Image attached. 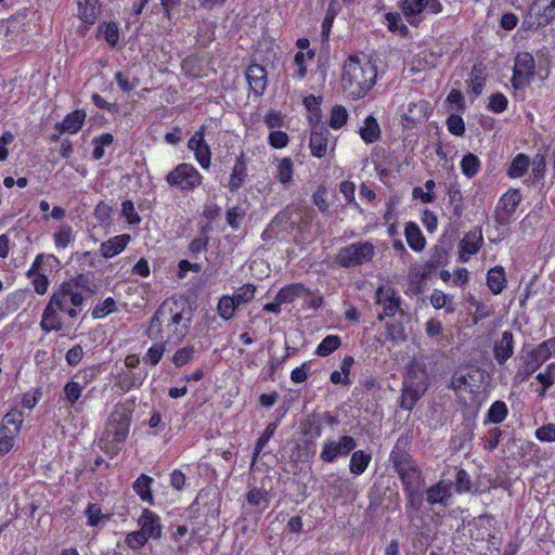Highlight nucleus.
Wrapping results in <instances>:
<instances>
[{"instance_id": "f257e3e1", "label": "nucleus", "mask_w": 555, "mask_h": 555, "mask_svg": "<svg viewBox=\"0 0 555 555\" xmlns=\"http://www.w3.org/2000/svg\"><path fill=\"white\" fill-rule=\"evenodd\" d=\"M193 312L186 300L170 296L155 310L147 322L149 339H159L172 346L180 345L189 335Z\"/></svg>"}, {"instance_id": "f03ea898", "label": "nucleus", "mask_w": 555, "mask_h": 555, "mask_svg": "<svg viewBox=\"0 0 555 555\" xmlns=\"http://www.w3.org/2000/svg\"><path fill=\"white\" fill-rule=\"evenodd\" d=\"M378 69L374 61L366 55H349L341 68V86L351 100L365 98L377 81Z\"/></svg>"}, {"instance_id": "7ed1b4c3", "label": "nucleus", "mask_w": 555, "mask_h": 555, "mask_svg": "<svg viewBox=\"0 0 555 555\" xmlns=\"http://www.w3.org/2000/svg\"><path fill=\"white\" fill-rule=\"evenodd\" d=\"M83 304V294L62 282L54 288L49 302L43 309L40 321L42 332H60L63 328V321L59 317V312L66 314L69 319H76Z\"/></svg>"}, {"instance_id": "20e7f679", "label": "nucleus", "mask_w": 555, "mask_h": 555, "mask_svg": "<svg viewBox=\"0 0 555 555\" xmlns=\"http://www.w3.org/2000/svg\"><path fill=\"white\" fill-rule=\"evenodd\" d=\"M134 404L132 402H117L108 415L107 429L100 439L101 450L111 455H116L128 438Z\"/></svg>"}, {"instance_id": "39448f33", "label": "nucleus", "mask_w": 555, "mask_h": 555, "mask_svg": "<svg viewBox=\"0 0 555 555\" xmlns=\"http://www.w3.org/2000/svg\"><path fill=\"white\" fill-rule=\"evenodd\" d=\"M389 461L402 483V490L423 487L425 478L410 453V441L406 438L399 437L397 439L390 452Z\"/></svg>"}, {"instance_id": "423d86ee", "label": "nucleus", "mask_w": 555, "mask_h": 555, "mask_svg": "<svg viewBox=\"0 0 555 555\" xmlns=\"http://www.w3.org/2000/svg\"><path fill=\"white\" fill-rule=\"evenodd\" d=\"M203 181L204 176L190 163L177 165L166 176L168 185L182 192H193Z\"/></svg>"}, {"instance_id": "0eeeda50", "label": "nucleus", "mask_w": 555, "mask_h": 555, "mask_svg": "<svg viewBox=\"0 0 555 555\" xmlns=\"http://www.w3.org/2000/svg\"><path fill=\"white\" fill-rule=\"evenodd\" d=\"M513 75L511 85L514 90H525L534 79L537 64L533 55L528 51L517 52L514 56Z\"/></svg>"}, {"instance_id": "6e6552de", "label": "nucleus", "mask_w": 555, "mask_h": 555, "mask_svg": "<svg viewBox=\"0 0 555 555\" xmlns=\"http://www.w3.org/2000/svg\"><path fill=\"white\" fill-rule=\"evenodd\" d=\"M374 254L375 248L371 242H356L338 250L336 263L341 268L359 267L370 262Z\"/></svg>"}, {"instance_id": "1a4fd4ad", "label": "nucleus", "mask_w": 555, "mask_h": 555, "mask_svg": "<svg viewBox=\"0 0 555 555\" xmlns=\"http://www.w3.org/2000/svg\"><path fill=\"white\" fill-rule=\"evenodd\" d=\"M325 424L334 427L339 424V420L330 411H325L323 413H310L300 424L301 434L306 437L305 442L311 443L315 439L320 438Z\"/></svg>"}, {"instance_id": "9d476101", "label": "nucleus", "mask_w": 555, "mask_h": 555, "mask_svg": "<svg viewBox=\"0 0 555 555\" xmlns=\"http://www.w3.org/2000/svg\"><path fill=\"white\" fill-rule=\"evenodd\" d=\"M356 447V439L349 435H341L336 440L327 438L322 443L320 460L323 463H334L339 457L348 456Z\"/></svg>"}, {"instance_id": "9b49d317", "label": "nucleus", "mask_w": 555, "mask_h": 555, "mask_svg": "<svg viewBox=\"0 0 555 555\" xmlns=\"http://www.w3.org/2000/svg\"><path fill=\"white\" fill-rule=\"evenodd\" d=\"M398 8L411 25L424 12L430 15H438L443 11V4L440 0H400Z\"/></svg>"}, {"instance_id": "f8f14e48", "label": "nucleus", "mask_w": 555, "mask_h": 555, "mask_svg": "<svg viewBox=\"0 0 555 555\" xmlns=\"http://www.w3.org/2000/svg\"><path fill=\"white\" fill-rule=\"evenodd\" d=\"M375 304L383 307V312L377 315L382 322L385 318H393L398 312L402 313L401 297L391 286L379 285L375 292Z\"/></svg>"}, {"instance_id": "ddd939ff", "label": "nucleus", "mask_w": 555, "mask_h": 555, "mask_svg": "<svg viewBox=\"0 0 555 555\" xmlns=\"http://www.w3.org/2000/svg\"><path fill=\"white\" fill-rule=\"evenodd\" d=\"M310 126L309 150L310 154L315 158H323L327 154L331 132L323 122H315Z\"/></svg>"}, {"instance_id": "4468645a", "label": "nucleus", "mask_w": 555, "mask_h": 555, "mask_svg": "<svg viewBox=\"0 0 555 555\" xmlns=\"http://www.w3.org/2000/svg\"><path fill=\"white\" fill-rule=\"evenodd\" d=\"M520 202L519 189H509L505 192L498 202L495 221L501 225L508 224Z\"/></svg>"}, {"instance_id": "2eb2a0df", "label": "nucleus", "mask_w": 555, "mask_h": 555, "mask_svg": "<svg viewBox=\"0 0 555 555\" xmlns=\"http://www.w3.org/2000/svg\"><path fill=\"white\" fill-rule=\"evenodd\" d=\"M483 245V234L481 227H474L466 232L459 243V260L463 263L468 262L472 256L476 255Z\"/></svg>"}, {"instance_id": "dca6fc26", "label": "nucleus", "mask_w": 555, "mask_h": 555, "mask_svg": "<svg viewBox=\"0 0 555 555\" xmlns=\"http://www.w3.org/2000/svg\"><path fill=\"white\" fill-rule=\"evenodd\" d=\"M403 384L415 388H424V390L427 391L429 387V374L425 364L412 360L405 367Z\"/></svg>"}, {"instance_id": "f3484780", "label": "nucleus", "mask_w": 555, "mask_h": 555, "mask_svg": "<svg viewBox=\"0 0 555 555\" xmlns=\"http://www.w3.org/2000/svg\"><path fill=\"white\" fill-rule=\"evenodd\" d=\"M138 525L140 531L146 534L152 540H158L162 538L163 526L160 517L154 511L144 507L138 518Z\"/></svg>"}, {"instance_id": "a211bd4d", "label": "nucleus", "mask_w": 555, "mask_h": 555, "mask_svg": "<svg viewBox=\"0 0 555 555\" xmlns=\"http://www.w3.org/2000/svg\"><path fill=\"white\" fill-rule=\"evenodd\" d=\"M249 91L255 96H261L268 86L267 69L259 64H250L245 72Z\"/></svg>"}, {"instance_id": "6ab92c4d", "label": "nucleus", "mask_w": 555, "mask_h": 555, "mask_svg": "<svg viewBox=\"0 0 555 555\" xmlns=\"http://www.w3.org/2000/svg\"><path fill=\"white\" fill-rule=\"evenodd\" d=\"M147 371L145 370H120L116 376L115 385L122 391L129 392L133 389L140 388L147 378Z\"/></svg>"}, {"instance_id": "aec40b11", "label": "nucleus", "mask_w": 555, "mask_h": 555, "mask_svg": "<svg viewBox=\"0 0 555 555\" xmlns=\"http://www.w3.org/2000/svg\"><path fill=\"white\" fill-rule=\"evenodd\" d=\"M248 177L247 158L244 152L235 157L234 166L229 177L228 189L231 193H236L245 183Z\"/></svg>"}, {"instance_id": "412c9836", "label": "nucleus", "mask_w": 555, "mask_h": 555, "mask_svg": "<svg viewBox=\"0 0 555 555\" xmlns=\"http://www.w3.org/2000/svg\"><path fill=\"white\" fill-rule=\"evenodd\" d=\"M553 353H555V337L544 340L535 348L531 349L527 353L526 359L527 362L532 365L533 370H538L546 360L552 357Z\"/></svg>"}, {"instance_id": "4be33fe9", "label": "nucleus", "mask_w": 555, "mask_h": 555, "mask_svg": "<svg viewBox=\"0 0 555 555\" xmlns=\"http://www.w3.org/2000/svg\"><path fill=\"white\" fill-rule=\"evenodd\" d=\"M131 240L130 234L124 233L102 242L100 245L101 256L105 259L114 258L127 248Z\"/></svg>"}, {"instance_id": "5701e85b", "label": "nucleus", "mask_w": 555, "mask_h": 555, "mask_svg": "<svg viewBox=\"0 0 555 555\" xmlns=\"http://www.w3.org/2000/svg\"><path fill=\"white\" fill-rule=\"evenodd\" d=\"M451 496V483L444 480H439L425 491V500L429 505L441 504L447 506Z\"/></svg>"}, {"instance_id": "b1692460", "label": "nucleus", "mask_w": 555, "mask_h": 555, "mask_svg": "<svg viewBox=\"0 0 555 555\" xmlns=\"http://www.w3.org/2000/svg\"><path fill=\"white\" fill-rule=\"evenodd\" d=\"M86 118L87 113L83 109H74L73 112L65 115L63 120L55 125V128L60 132L75 134L82 129Z\"/></svg>"}, {"instance_id": "393cba45", "label": "nucleus", "mask_w": 555, "mask_h": 555, "mask_svg": "<svg viewBox=\"0 0 555 555\" xmlns=\"http://www.w3.org/2000/svg\"><path fill=\"white\" fill-rule=\"evenodd\" d=\"M188 149L194 153L195 160L203 169L208 170L210 168L211 150L206 140H202V138L189 139Z\"/></svg>"}, {"instance_id": "a878e982", "label": "nucleus", "mask_w": 555, "mask_h": 555, "mask_svg": "<svg viewBox=\"0 0 555 555\" xmlns=\"http://www.w3.org/2000/svg\"><path fill=\"white\" fill-rule=\"evenodd\" d=\"M494 359L500 365L505 362L514 354V337L508 331L502 333L500 341L495 343L493 347Z\"/></svg>"}, {"instance_id": "bb28decb", "label": "nucleus", "mask_w": 555, "mask_h": 555, "mask_svg": "<svg viewBox=\"0 0 555 555\" xmlns=\"http://www.w3.org/2000/svg\"><path fill=\"white\" fill-rule=\"evenodd\" d=\"M359 135L365 144H374L382 139L380 126L373 115L364 118L363 125L359 129Z\"/></svg>"}, {"instance_id": "cd10ccee", "label": "nucleus", "mask_w": 555, "mask_h": 555, "mask_svg": "<svg viewBox=\"0 0 555 555\" xmlns=\"http://www.w3.org/2000/svg\"><path fill=\"white\" fill-rule=\"evenodd\" d=\"M153 483L154 479L151 476L141 474L132 485V489L141 502L147 503L149 505L155 504V498L152 491Z\"/></svg>"}, {"instance_id": "c85d7f7f", "label": "nucleus", "mask_w": 555, "mask_h": 555, "mask_svg": "<svg viewBox=\"0 0 555 555\" xmlns=\"http://www.w3.org/2000/svg\"><path fill=\"white\" fill-rule=\"evenodd\" d=\"M23 422V412L18 409H12L2 418L0 434L15 437L20 433Z\"/></svg>"}, {"instance_id": "c756f323", "label": "nucleus", "mask_w": 555, "mask_h": 555, "mask_svg": "<svg viewBox=\"0 0 555 555\" xmlns=\"http://www.w3.org/2000/svg\"><path fill=\"white\" fill-rule=\"evenodd\" d=\"M404 235L409 247L416 253L424 250L426 238L423 235L418 224L414 221H408L404 225Z\"/></svg>"}, {"instance_id": "7c9ffc66", "label": "nucleus", "mask_w": 555, "mask_h": 555, "mask_svg": "<svg viewBox=\"0 0 555 555\" xmlns=\"http://www.w3.org/2000/svg\"><path fill=\"white\" fill-rule=\"evenodd\" d=\"M350 454V474H352L353 476L363 475L372 462V453L365 450H353Z\"/></svg>"}, {"instance_id": "2f4dec72", "label": "nucleus", "mask_w": 555, "mask_h": 555, "mask_svg": "<svg viewBox=\"0 0 555 555\" xmlns=\"http://www.w3.org/2000/svg\"><path fill=\"white\" fill-rule=\"evenodd\" d=\"M153 344L147 348L142 357V361L146 366L155 367L159 364L163 357L167 351V346H170L164 340L151 339Z\"/></svg>"}, {"instance_id": "473e14b6", "label": "nucleus", "mask_w": 555, "mask_h": 555, "mask_svg": "<svg viewBox=\"0 0 555 555\" xmlns=\"http://www.w3.org/2000/svg\"><path fill=\"white\" fill-rule=\"evenodd\" d=\"M304 294H309V289L302 283H291L283 286L275 295L281 305L293 304Z\"/></svg>"}, {"instance_id": "72a5a7b5", "label": "nucleus", "mask_w": 555, "mask_h": 555, "mask_svg": "<svg viewBox=\"0 0 555 555\" xmlns=\"http://www.w3.org/2000/svg\"><path fill=\"white\" fill-rule=\"evenodd\" d=\"M487 286L493 295H499L506 287V274L502 266L491 268L487 273Z\"/></svg>"}, {"instance_id": "f704fd0d", "label": "nucleus", "mask_w": 555, "mask_h": 555, "mask_svg": "<svg viewBox=\"0 0 555 555\" xmlns=\"http://www.w3.org/2000/svg\"><path fill=\"white\" fill-rule=\"evenodd\" d=\"M196 353L197 350L194 345H185L177 348L168 361L175 369H181L190 364L195 359Z\"/></svg>"}, {"instance_id": "c9c22d12", "label": "nucleus", "mask_w": 555, "mask_h": 555, "mask_svg": "<svg viewBox=\"0 0 555 555\" xmlns=\"http://www.w3.org/2000/svg\"><path fill=\"white\" fill-rule=\"evenodd\" d=\"M75 233L73 227L67 223L59 225L57 230L53 234L54 246L57 250H63L69 247L75 242Z\"/></svg>"}, {"instance_id": "e433bc0d", "label": "nucleus", "mask_w": 555, "mask_h": 555, "mask_svg": "<svg viewBox=\"0 0 555 555\" xmlns=\"http://www.w3.org/2000/svg\"><path fill=\"white\" fill-rule=\"evenodd\" d=\"M77 15L88 25H93L98 18V0H77Z\"/></svg>"}, {"instance_id": "4c0bfd02", "label": "nucleus", "mask_w": 555, "mask_h": 555, "mask_svg": "<svg viewBox=\"0 0 555 555\" xmlns=\"http://www.w3.org/2000/svg\"><path fill=\"white\" fill-rule=\"evenodd\" d=\"M339 11V2L337 0H331L326 9L325 16L321 24V37L323 41H328L334 20Z\"/></svg>"}, {"instance_id": "58836bf2", "label": "nucleus", "mask_w": 555, "mask_h": 555, "mask_svg": "<svg viewBox=\"0 0 555 555\" xmlns=\"http://www.w3.org/2000/svg\"><path fill=\"white\" fill-rule=\"evenodd\" d=\"M425 392L424 388H415L403 384L402 393L400 396V406L403 410L412 411Z\"/></svg>"}, {"instance_id": "ea45409f", "label": "nucleus", "mask_w": 555, "mask_h": 555, "mask_svg": "<svg viewBox=\"0 0 555 555\" xmlns=\"http://www.w3.org/2000/svg\"><path fill=\"white\" fill-rule=\"evenodd\" d=\"M486 81V66L481 62L475 63L470 72L472 92L475 94V96H479L482 93Z\"/></svg>"}, {"instance_id": "a19ab883", "label": "nucleus", "mask_w": 555, "mask_h": 555, "mask_svg": "<svg viewBox=\"0 0 555 555\" xmlns=\"http://www.w3.org/2000/svg\"><path fill=\"white\" fill-rule=\"evenodd\" d=\"M294 162L291 157H283L278 162L276 166V180L283 184L288 185L294 179Z\"/></svg>"}, {"instance_id": "79ce46f5", "label": "nucleus", "mask_w": 555, "mask_h": 555, "mask_svg": "<svg viewBox=\"0 0 555 555\" xmlns=\"http://www.w3.org/2000/svg\"><path fill=\"white\" fill-rule=\"evenodd\" d=\"M530 158L526 154L516 155L507 168V176L511 179L521 178L529 169Z\"/></svg>"}, {"instance_id": "37998d69", "label": "nucleus", "mask_w": 555, "mask_h": 555, "mask_svg": "<svg viewBox=\"0 0 555 555\" xmlns=\"http://www.w3.org/2000/svg\"><path fill=\"white\" fill-rule=\"evenodd\" d=\"M321 103H322L321 96L309 94L304 98L302 104L306 107V109L310 113V116L308 118L309 125H312L315 122H322L321 121V118H322Z\"/></svg>"}, {"instance_id": "c03bdc74", "label": "nucleus", "mask_w": 555, "mask_h": 555, "mask_svg": "<svg viewBox=\"0 0 555 555\" xmlns=\"http://www.w3.org/2000/svg\"><path fill=\"white\" fill-rule=\"evenodd\" d=\"M462 173L467 178L472 179L477 176L481 169V162L474 153H466L460 163Z\"/></svg>"}, {"instance_id": "a18cd8bd", "label": "nucleus", "mask_w": 555, "mask_h": 555, "mask_svg": "<svg viewBox=\"0 0 555 555\" xmlns=\"http://www.w3.org/2000/svg\"><path fill=\"white\" fill-rule=\"evenodd\" d=\"M403 493L405 498V509L415 513L420 512L425 498V493L422 492V487L404 489Z\"/></svg>"}, {"instance_id": "49530a36", "label": "nucleus", "mask_w": 555, "mask_h": 555, "mask_svg": "<svg viewBox=\"0 0 555 555\" xmlns=\"http://www.w3.org/2000/svg\"><path fill=\"white\" fill-rule=\"evenodd\" d=\"M349 113L347 108L341 104H335L331 108L327 128L331 127L334 130H339L347 125Z\"/></svg>"}, {"instance_id": "de8ad7c7", "label": "nucleus", "mask_w": 555, "mask_h": 555, "mask_svg": "<svg viewBox=\"0 0 555 555\" xmlns=\"http://www.w3.org/2000/svg\"><path fill=\"white\" fill-rule=\"evenodd\" d=\"M311 199L322 215L330 214L331 203L328 201V188L326 184H319L312 193Z\"/></svg>"}, {"instance_id": "09e8293b", "label": "nucleus", "mask_w": 555, "mask_h": 555, "mask_svg": "<svg viewBox=\"0 0 555 555\" xmlns=\"http://www.w3.org/2000/svg\"><path fill=\"white\" fill-rule=\"evenodd\" d=\"M63 283L69 284L73 289L77 292H93L94 283L93 279L89 273H77L76 275L63 281Z\"/></svg>"}, {"instance_id": "8fccbe9b", "label": "nucleus", "mask_w": 555, "mask_h": 555, "mask_svg": "<svg viewBox=\"0 0 555 555\" xmlns=\"http://www.w3.org/2000/svg\"><path fill=\"white\" fill-rule=\"evenodd\" d=\"M237 308L234 298L230 295L221 296L217 304L218 315L224 321L231 320L235 315Z\"/></svg>"}, {"instance_id": "3c124183", "label": "nucleus", "mask_w": 555, "mask_h": 555, "mask_svg": "<svg viewBox=\"0 0 555 555\" xmlns=\"http://www.w3.org/2000/svg\"><path fill=\"white\" fill-rule=\"evenodd\" d=\"M341 346V338L338 335H327L318 345L314 353L319 357H328Z\"/></svg>"}, {"instance_id": "603ef678", "label": "nucleus", "mask_w": 555, "mask_h": 555, "mask_svg": "<svg viewBox=\"0 0 555 555\" xmlns=\"http://www.w3.org/2000/svg\"><path fill=\"white\" fill-rule=\"evenodd\" d=\"M385 24L389 31L397 33L401 37L409 34L408 26L402 22L401 15L398 12H387L384 15Z\"/></svg>"}, {"instance_id": "864d4df0", "label": "nucleus", "mask_w": 555, "mask_h": 555, "mask_svg": "<svg viewBox=\"0 0 555 555\" xmlns=\"http://www.w3.org/2000/svg\"><path fill=\"white\" fill-rule=\"evenodd\" d=\"M508 415V408L502 400L494 401L487 413V422L491 424H501Z\"/></svg>"}, {"instance_id": "5fc2aeb1", "label": "nucleus", "mask_w": 555, "mask_h": 555, "mask_svg": "<svg viewBox=\"0 0 555 555\" xmlns=\"http://www.w3.org/2000/svg\"><path fill=\"white\" fill-rule=\"evenodd\" d=\"M555 362L546 365L543 372H540L535 378L541 384V387L537 390L540 397H544L547 389L551 388L555 383L554 377Z\"/></svg>"}, {"instance_id": "6e6d98bb", "label": "nucleus", "mask_w": 555, "mask_h": 555, "mask_svg": "<svg viewBox=\"0 0 555 555\" xmlns=\"http://www.w3.org/2000/svg\"><path fill=\"white\" fill-rule=\"evenodd\" d=\"M278 429V424L275 423H269L263 433L259 436L255 443V448L253 451V463H256L257 459L259 457L261 451L267 446V443L270 441V439L273 437L274 433Z\"/></svg>"}, {"instance_id": "4d7b16f0", "label": "nucleus", "mask_w": 555, "mask_h": 555, "mask_svg": "<svg viewBox=\"0 0 555 555\" xmlns=\"http://www.w3.org/2000/svg\"><path fill=\"white\" fill-rule=\"evenodd\" d=\"M114 142V137L109 132H103L92 140L93 151L92 158L100 160L104 157V147L111 145Z\"/></svg>"}, {"instance_id": "13d9d810", "label": "nucleus", "mask_w": 555, "mask_h": 555, "mask_svg": "<svg viewBox=\"0 0 555 555\" xmlns=\"http://www.w3.org/2000/svg\"><path fill=\"white\" fill-rule=\"evenodd\" d=\"M85 385L72 379L67 382L63 388L64 399L74 406L81 398Z\"/></svg>"}, {"instance_id": "bf43d9fd", "label": "nucleus", "mask_w": 555, "mask_h": 555, "mask_svg": "<svg viewBox=\"0 0 555 555\" xmlns=\"http://www.w3.org/2000/svg\"><path fill=\"white\" fill-rule=\"evenodd\" d=\"M339 192L343 194L346 205L350 206L351 208L362 211L361 206L356 201L354 192H356V184L352 181L344 180L339 183Z\"/></svg>"}, {"instance_id": "052dcab7", "label": "nucleus", "mask_w": 555, "mask_h": 555, "mask_svg": "<svg viewBox=\"0 0 555 555\" xmlns=\"http://www.w3.org/2000/svg\"><path fill=\"white\" fill-rule=\"evenodd\" d=\"M117 310L116 300L113 297H107L104 300L98 302L92 311L91 315L93 319H103L108 314Z\"/></svg>"}, {"instance_id": "680f3d73", "label": "nucleus", "mask_w": 555, "mask_h": 555, "mask_svg": "<svg viewBox=\"0 0 555 555\" xmlns=\"http://www.w3.org/2000/svg\"><path fill=\"white\" fill-rule=\"evenodd\" d=\"M448 202L452 208L453 216L461 218L465 209L461 190L457 188H450L448 191Z\"/></svg>"}, {"instance_id": "e2e57ef3", "label": "nucleus", "mask_w": 555, "mask_h": 555, "mask_svg": "<svg viewBox=\"0 0 555 555\" xmlns=\"http://www.w3.org/2000/svg\"><path fill=\"white\" fill-rule=\"evenodd\" d=\"M149 540L151 539L139 529L131 531L126 535L125 544L133 552H138L145 546Z\"/></svg>"}, {"instance_id": "0e129e2a", "label": "nucleus", "mask_w": 555, "mask_h": 555, "mask_svg": "<svg viewBox=\"0 0 555 555\" xmlns=\"http://www.w3.org/2000/svg\"><path fill=\"white\" fill-rule=\"evenodd\" d=\"M429 300L431 306L437 310L446 308L447 311L450 313L454 311V308L449 306V304H452L453 297L447 296L440 289H434V292L429 296Z\"/></svg>"}, {"instance_id": "69168bd1", "label": "nucleus", "mask_w": 555, "mask_h": 555, "mask_svg": "<svg viewBox=\"0 0 555 555\" xmlns=\"http://www.w3.org/2000/svg\"><path fill=\"white\" fill-rule=\"evenodd\" d=\"M255 293L256 286L251 283H246L238 287L232 297L234 298L237 307H240L241 305L250 302L255 297Z\"/></svg>"}, {"instance_id": "338daca9", "label": "nucleus", "mask_w": 555, "mask_h": 555, "mask_svg": "<svg viewBox=\"0 0 555 555\" xmlns=\"http://www.w3.org/2000/svg\"><path fill=\"white\" fill-rule=\"evenodd\" d=\"M121 216L129 225H139L142 221L131 199H125L121 202Z\"/></svg>"}, {"instance_id": "774afa93", "label": "nucleus", "mask_w": 555, "mask_h": 555, "mask_svg": "<svg viewBox=\"0 0 555 555\" xmlns=\"http://www.w3.org/2000/svg\"><path fill=\"white\" fill-rule=\"evenodd\" d=\"M448 131L455 137H463L466 130L465 121L459 114H450L446 120Z\"/></svg>"}]
</instances>
